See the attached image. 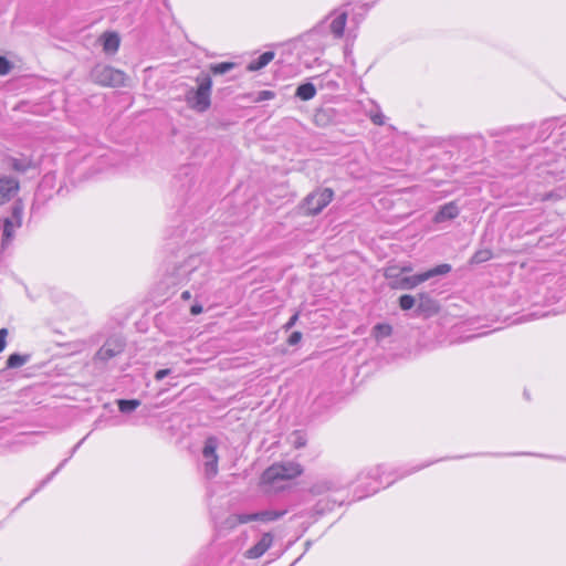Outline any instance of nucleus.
Instances as JSON below:
<instances>
[{
  "mask_svg": "<svg viewBox=\"0 0 566 566\" xmlns=\"http://www.w3.org/2000/svg\"><path fill=\"white\" fill-rule=\"evenodd\" d=\"M196 82L198 86L187 92L186 102L191 109L205 113L211 105L212 80L208 74H200Z\"/></svg>",
  "mask_w": 566,
  "mask_h": 566,
  "instance_id": "nucleus-1",
  "label": "nucleus"
},
{
  "mask_svg": "<svg viewBox=\"0 0 566 566\" xmlns=\"http://www.w3.org/2000/svg\"><path fill=\"white\" fill-rule=\"evenodd\" d=\"M90 76L94 83L107 87L124 86L126 81V74L123 71L105 64L95 65Z\"/></svg>",
  "mask_w": 566,
  "mask_h": 566,
  "instance_id": "nucleus-2",
  "label": "nucleus"
},
{
  "mask_svg": "<svg viewBox=\"0 0 566 566\" xmlns=\"http://www.w3.org/2000/svg\"><path fill=\"white\" fill-rule=\"evenodd\" d=\"M450 271H451L450 264H447V263L440 264V265H437L423 273L415 274L411 276H403L400 280L392 281L390 283V286L392 289L412 290L416 286H418L419 284L430 280L431 277L447 274Z\"/></svg>",
  "mask_w": 566,
  "mask_h": 566,
  "instance_id": "nucleus-3",
  "label": "nucleus"
},
{
  "mask_svg": "<svg viewBox=\"0 0 566 566\" xmlns=\"http://www.w3.org/2000/svg\"><path fill=\"white\" fill-rule=\"evenodd\" d=\"M303 472L302 467L298 463H276L268 468L262 474V481L264 483H274L279 480H291Z\"/></svg>",
  "mask_w": 566,
  "mask_h": 566,
  "instance_id": "nucleus-4",
  "label": "nucleus"
},
{
  "mask_svg": "<svg viewBox=\"0 0 566 566\" xmlns=\"http://www.w3.org/2000/svg\"><path fill=\"white\" fill-rule=\"evenodd\" d=\"M334 198V191L331 188L317 189L307 195L303 201V208L307 216H316L329 205Z\"/></svg>",
  "mask_w": 566,
  "mask_h": 566,
  "instance_id": "nucleus-5",
  "label": "nucleus"
},
{
  "mask_svg": "<svg viewBox=\"0 0 566 566\" xmlns=\"http://www.w3.org/2000/svg\"><path fill=\"white\" fill-rule=\"evenodd\" d=\"M218 439L216 437H209L205 441L202 449L203 469L205 474L208 479H212L218 474Z\"/></svg>",
  "mask_w": 566,
  "mask_h": 566,
  "instance_id": "nucleus-6",
  "label": "nucleus"
},
{
  "mask_svg": "<svg viewBox=\"0 0 566 566\" xmlns=\"http://www.w3.org/2000/svg\"><path fill=\"white\" fill-rule=\"evenodd\" d=\"M23 205L17 201L11 209V217L6 218L3 222L2 248L13 238L14 230L22 226Z\"/></svg>",
  "mask_w": 566,
  "mask_h": 566,
  "instance_id": "nucleus-7",
  "label": "nucleus"
},
{
  "mask_svg": "<svg viewBox=\"0 0 566 566\" xmlns=\"http://www.w3.org/2000/svg\"><path fill=\"white\" fill-rule=\"evenodd\" d=\"M124 348L125 342L120 337H111L96 352L94 359L99 361H107L122 354Z\"/></svg>",
  "mask_w": 566,
  "mask_h": 566,
  "instance_id": "nucleus-8",
  "label": "nucleus"
},
{
  "mask_svg": "<svg viewBox=\"0 0 566 566\" xmlns=\"http://www.w3.org/2000/svg\"><path fill=\"white\" fill-rule=\"evenodd\" d=\"M273 544V536L271 533H264L261 539L250 547L244 556L249 559H256L261 557Z\"/></svg>",
  "mask_w": 566,
  "mask_h": 566,
  "instance_id": "nucleus-9",
  "label": "nucleus"
},
{
  "mask_svg": "<svg viewBox=\"0 0 566 566\" xmlns=\"http://www.w3.org/2000/svg\"><path fill=\"white\" fill-rule=\"evenodd\" d=\"M4 165L8 169L14 170L19 174H24L34 167L33 161L28 157H12L9 156L4 159Z\"/></svg>",
  "mask_w": 566,
  "mask_h": 566,
  "instance_id": "nucleus-10",
  "label": "nucleus"
},
{
  "mask_svg": "<svg viewBox=\"0 0 566 566\" xmlns=\"http://www.w3.org/2000/svg\"><path fill=\"white\" fill-rule=\"evenodd\" d=\"M459 213V207L455 202L451 201L440 207L439 211L433 217V221L436 223H442L457 218Z\"/></svg>",
  "mask_w": 566,
  "mask_h": 566,
  "instance_id": "nucleus-11",
  "label": "nucleus"
},
{
  "mask_svg": "<svg viewBox=\"0 0 566 566\" xmlns=\"http://www.w3.org/2000/svg\"><path fill=\"white\" fill-rule=\"evenodd\" d=\"M20 189L18 179L10 176L0 177V196L6 199H10Z\"/></svg>",
  "mask_w": 566,
  "mask_h": 566,
  "instance_id": "nucleus-12",
  "label": "nucleus"
},
{
  "mask_svg": "<svg viewBox=\"0 0 566 566\" xmlns=\"http://www.w3.org/2000/svg\"><path fill=\"white\" fill-rule=\"evenodd\" d=\"M417 312L426 315H433L439 312V305L437 301L429 296L427 293H420L418 295V307Z\"/></svg>",
  "mask_w": 566,
  "mask_h": 566,
  "instance_id": "nucleus-13",
  "label": "nucleus"
},
{
  "mask_svg": "<svg viewBox=\"0 0 566 566\" xmlns=\"http://www.w3.org/2000/svg\"><path fill=\"white\" fill-rule=\"evenodd\" d=\"M104 52L114 54L118 51L120 39L116 32H105L101 35Z\"/></svg>",
  "mask_w": 566,
  "mask_h": 566,
  "instance_id": "nucleus-14",
  "label": "nucleus"
},
{
  "mask_svg": "<svg viewBox=\"0 0 566 566\" xmlns=\"http://www.w3.org/2000/svg\"><path fill=\"white\" fill-rule=\"evenodd\" d=\"M347 21V13H338L331 22L329 29L335 38H342L344 34L345 25Z\"/></svg>",
  "mask_w": 566,
  "mask_h": 566,
  "instance_id": "nucleus-15",
  "label": "nucleus"
},
{
  "mask_svg": "<svg viewBox=\"0 0 566 566\" xmlns=\"http://www.w3.org/2000/svg\"><path fill=\"white\" fill-rule=\"evenodd\" d=\"M274 59V52L266 51L263 54H261L256 60L251 61L247 70L250 72L259 71L263 67H265L272 60Z\"/></svg>",
  "mask_w": 566,
  "mask_h": 566,
  "instance_id": "nucleus-16",
  "label": "nucleus"
},
{
  "mask_svg": "<svg viewBox=\"0 0 566 566\" xmlns=\"http://www.w3.org/2000/svg\"><path fill=\"white\" fill-rule=\"evenodd\" d=\"M285 513H286V511L266 510V511L254 513V518H255V521H260L263 523H270V522L277 521L279 518L284 516Z\"/></svg>",
  "mask_w": 566,
  "mask_h": 566,
  "instance_id": "nucleus-17",
  "label": "nucleus"
},
{
  "mask_svg": "<svg viewBox=\"0 0 566 566\" xmlns=\"http://www.w3.org/2000/svg\"><path fill=\"white\" fill-rule=\"evenodd\" d=\"M316 95V87L312 83L301 84L295 92V96L302 101H310Z\"/></svg>",
  "mask_w": 566,
  "mask_h": 566,
  "instance_id": "nucleus-18",
  "label": "nucleus"
},
{
  "mask_svg": "<svg viewBox=\"0 0 566 566\" xmlns=\"http://www.w3.org/2000/svg\"><path fill=\"white\" fill-rule=\"evenodd\" d=\"M392 333V327L389 324H377L373 328V335L376 340H381Z\"/></svg>",
  "mask_w": 566,
  "mask_h": 566,
  "instance_id": "nucleus-19",
  "label": "nucleus"
},
{
  "mask_svg": "<svg viewBox=\"0 0 566 566\" xmlns=\"http://www.w3.org/2000/svg\"><path fill=\"white\" fill-rule=\"evenodd\" d=\"M289 441L295 449H301L306 446L307 439L302 431L295 430L290 434Z\"/></svg>",
  "mask_w": 566,
  "mask_h": 566,
  "instance_id": "nucleus-20",
  "label": "nucleus"
},
{
  "mask_svg": "<svg viewBox=\"0 0 566 566\" xmlns=\"http://www.w3.org/2000/svg\"><path fill=\"white\" fill-rule=\"evenodd\" d=\"M29 360L28 355L12 354L7 359V368H19Z\"/></svg>",
  "mask_w": 566,
  "mask_h": 566,
  "instance_id": "nucleus-21",
  "label": "nucleus"
},
{
  "mask_svg": "<svg viewBox=\"0 0 566 566\" xmlns=\"http://www.w3.org/2000/svg\"><path fill=\"white\" fill-rule=\"evenodd\" d=\"M118 409L123 413H129L140 406V401L137 399H120L117 401Z\"/></svg>",
  "mask_w": 566,
  "mask_h": 566,
  "instance_id": "nucleus-22",
  "label": "nucleus"
},
{
  "mask_svg": "<svg viewBox=\"0 0 566 566\" xmlns=\"http://www.w3.org/2000/svg\"><path fill=\"white\" fill-rule=\"evenodd\" d=\"M234 66H235V64H234V63H232V62H222V63L211 64V65H210V71H211L214 75H221V74H226V73H228V72H229V71H231Z\"/></svg>",
  "mask_w": 566,
  "mask_h": 566,
  "instance_id": "nucleus-23",
  "label": "nucleus"
},
{
  "mask_svg": "<svg viewBox=\"0 0 566 566\" xmlns=\"http://www.w3.org/2000/svg\"><path fill=\"white\" fill-rule=\"evenodd\" d=\"M416 304V297L409 294L399 297V306L403 311L411 310Z\"/></svg>",
  "mask_w": 566,
  "mask_h": 566,
  "instance_id": "nucleus-24",
  "label": "nucleus"
},
{
  "mask_svg": "<svg viewBox=\"0 0 566 566\" xmlns=\"http://www.w3.org/2000/svg\"><path fill=\"white\" fill-rule=\"evenodd\" d=\"M492 255L493 254H492L491 250H488V249L479 250L472 256V262L483 263V262L489 261L492 258Z\"/></svg>",
  "mask_w": 566,
  "mask_h": 566,
  "instance_id": "nucleus-25",
  "label": "nucleus"
},
{
  "mask_svg": "<svg viewBox=\"0 0 566 566\" xmlns=\"http://www.w3.org/2000/svg\"><path fill=\"white\" fill-rule=\"evenodd\" d=\"M275 97V93L273 91H260L253 102L255 103H260V102H263V101H269V99H273Z\"/></svg>",
  "mask_w": 566,
  "mask_h": 566,
  "instance_id": "nucleus-26",
  "label": "nucleus"
},
{
  "mask_svg": "<svg viewBox=\"0 0 566 566\" xmlns=\"http://www.w3.org/2000/svg\"><path fill=\"white\" fill-rule=\"evenodd\" d=\"M11 69H12L11 62L4 56H0V75L9 74Z\"/></svg>",
  "mask_w": 566,
  "mask_h": 566,
  "instance_id": "nucleus-27",
  "label": "nucleus"
},
{
  "mask_svg": "<svg viewBox=\"0 0 566 566\" xmlns=\"http://www.w3.org/2000/svg\"><path fill=\"white\" fill-rule=\"evenodd\" d=\"M400 273H401V271L398 268L391 266V268L386 269L385 276L387 279H391L394 281H397V280L401 279L400 277Z\"/></svg>",
  "mask_w": 566,
  "mask_h": 566,
  "instance_id": "nucleus-28",
  "label": "nucleus"
},
{
  "mask_svg": "<svg viewBox=\"0 0 566 566\" xmlns=\"http://www.w3.org/2000/svg\"><path fill=\"white\" fill-rule=\"evenodd\" d=\"M329 489V485L327 482H324V483H321V484H315L311 488V493L313 494H321L323 493L324 491L328 490Z\"/></svg>",
  "mask_w": 566,
  "mask_h": 566,
  "instance_id": "nucleus-29",
  "label": "nucleus"
},
{
  "mask_svg": "<svg viewBox=\"0 0 566 566\" xmlns=\"http://www.w3.org/2000/svg\"><path fill=\"white\" fill-rule=\"evenodd\" d=\"M369 117L375 125L381 126L385 124V116L380 112L370 114Z\"/></svg>",
  "mask_w": 566,
  "mask_h": 566,
  "instance_id": "nucleus-30",
  "label": "nucleus"
},
{
  "mask_svg": "<svg viewBox=\"0 0 566 566\" xmlns=\"http://www.w3.org/2000/svg\"><path fill=\"white\" fill-rule=\"evenodd\" d=\"M301 339H302V333L293 332L287 339V344L291 346H295L301 342Z\"/></svg>",
  "mask_w": 566,
  "mask_h": 566,
  "instance_id": "nucleus-31",
  "label": "nucleus"
},
{
  "mask_svg": "<svg viewBox=\"0 0 566 566\" xmlns=\"http://www.w3.org/2000/svg\"><path fill=\"white\" fill-rule=\"evenodd\" d=\"M238 515V522L240 524H245V523H249V522H252V521H255L254 518V513H250V514H247V513H242V514H237Z\"/></svg>",
  "mask_w": 566,
  "mask_h": 566,
  "instance_id": "nucleus-32",
  "label": "nucleus"
},
{
  "mask_svg": "<svg viewBox=\"0 0 566 566\" xmlns=\"http://www.w3.org/2000/svg\"><path fill=\"white\" fill-rule=\"evenodd\" d=\"M66 461H67V459H65L63 462H61V463H60V465H59L54 471H52V472L46 476V479H45V480H43V481L41 482L40 488H41V486H43V485H45L49 481H51V480L53 479V476H54V475H55V474L61 470V468L65 464V462H66Z\"/></svg>",
  "mask_w": 566,
  "mask_h": 566,
  "instance_id": "nucleus-33",
  "label": "nucleus"
},
{
  "mask_svg": "<svg viewBox=\"0 0 566 566\" xmlns=\"http://www.w3.org/2000/svg\"><path fill=\"white\" fill-rule=\"evenodd\" d=\"M238 520V515L237 514H232L230 515L228 518H227V525L229 526L230 530L237 527L238 525H240V523L237 521Z\"/></svg>",
  "mask_w": 566,
  "mask_h": 566,
  "instance_id": "nucleus-34",
  "label": "nucleus"
},
{
  "mask_svg": "<svg viewBox=\"0 0 566 566\" xmlns=\"http://www.w3.org/2000/svg\"><path fill=\"white\" fill-rule=\"evenodd\" d=\"M297 319H298V313H295L294 315H292V316L290 317V319L287 321V323L284 325V329H285V331L291 329V328L296 324Z\"/></svg>",
  "mask_w": 566,
  "mask_h": 566,
  "instance_id": "nucleus-35",
  "label": "nucleus"
},
{
  "mask_svg": "<svg viewBox=\"0 0 566 566\" xmlns=\"http://www.w3.org/2000/svg\"><path fill=\"white\" fill-rule=\"evenodd\" d=\"M171 373V369L167 368V369H160L158 371H156L155 374V379L156 380H163L165 377H167L168 375H170Z\"/></svg>",
  "mask_w": 566,
  "mask_h": 566,
  "instance_id": "nucleus-36",
  "label": "nucleus"
},
{
  "mask_svg": "<svg viewBox=\"0 0 566 566\" xmlns=\"http://www.w3.org/2000/svg\"><path fill=\"white\" fill-rule=\"evenodd\" d=\"M7 335H8V331L6 328H1L0 329V353L6 347V337H7Z\"/></svg>",
  "mask_w": 566,
  "mask_h": 566,
  "instance_id": "nucleus-37",
  "label": "nucleus"
},
{
  "mask_svg": "<svg viewBox=\"0 0 566 566\" xmlns=\"http://www.w3.org/2000/svg\"><path fill=\"white\" fill-rule=\"evenodd\" d=\"M190 312L192 315H198L202 312V306L199 304H195L191 306Z\"/></svg>",
  "mask_w": 566,
  "mask_h": 566,
  "instance_id": "nucleus-38",
  "label": "nucleus"
},
{
  "mask_svg": "<svg viewBox=\"0 0 566 566\" xmlns=\"http://www.w3.org/2000/svg\"><path fill=\"white\" fill-rule=\"evenodd\" d=\"M181 297H182L184 300H189V298H190V292H189V291H185V292H182Z\"/></svg>",
  "mask_w": 566,
  "mask_h": 566,
  "instance_id": "nucleus-39",
  "label": "nucleus"
},
{
  "mask_svg": "<svg viewBox=\"0 0 566 566\" xmlns=\"http://www.w3.org/2000/svg\"><path fill=\"white\" fill-rule=\"evenodd\" d=\"M400 271H401V272H408V271H411V269H410V268H406V266H405V268L400 269Z\"/></svg>",
  "mask_w": 566,
  "mask_h": 566,
  "instance_id": "nucleus-40",
  "label": "nucleus"
}]
</instances>
